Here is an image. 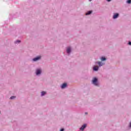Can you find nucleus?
Wrapping results in <instances>:
<instances>
[{"label": "nucleus", "mask_w": 131, "mask_h": 131, "mask_svg": "<svg viewBox=\"0 0 131 131\" xmlns=\"http://www.w3.org/2000/svg\"><path fill=\"white\" fill-rule=\"evenodd\" d=\"M128 45H129V46H131V42H130V41H129V42H128Z\"/></svg>", "instance_id": "16"}, {"label": "nucleus", "mask_w": 131, "mask_h": 131, "mask_svg": "<svg viewBox=\"0 0 131 131\" xmlns=\"http://www.w3.org/2000/svg\"><path fill=\"white\" fill-rule=\"evenodd\" d=\"M0 114H1V111H0Z\"/></svg>", "instance_id": "21"}, {"label": "nucleus", "mask_w": 131, "mask_h": 131, "mask_svg": "<svg viewBox=\"0 0 131 131\" xmlns=\"http://www.w3.org/2000/svg\"><path fill=\"white\" fill-rule=\"evenodd\" d=\"M10 100H14V99H16V97L15 96H11L10 98Z\"/></svg>", "instance_id": "14"}, {"label": "nucleus", "mask_w": 131, "mask_h": 131, "mask_svg": "<svg viewBox=\"0 0 131 131\" xmlns=\"http://www.w3.org/2000/svg\"><path fill=\"white\" fill-rule=\"evenodd\" d=\"M39 60H41V56H38L32 59V61L33 62H37V61H39Z\"/></svg>", "instance_id": "4"}, {"label": "nucleus", "mask_w": 131, "mask_h": 131, "mask_svg": "<svg viewBox=\"0 0 131 131\" xmlns=\"http://www.w3.org/2000/svg\"><path fill=\"white\" fill-rule=\"evenodd\" d=\"M89 1H90V2L92 1V0H89Z\"/></svg>", "instance_id": "20"}, {"label": "nucleus", "mask_w": 131, "mask_h": 131, "mask_svg": "<svg viewBox=\"0 0 131 131\" xmlns=\"http://www.w3.org/2000/svg\"><path fill=\"white\" fill-rule=\"evenodd\" d=\"M126 3L127 4H131V0H127L126 1Z\"/></svg>", "instance_id": "15"}, {"label": "nucleus", "mask_w": 131, "mask_h": 131, "mask_svg": "<svg viewBox=\"0 0 131 131\" xmlns=\"http://www.w3.org/2000/svg\"><path fill=\"white\" fill-rule=\"evenodd\" d=\"M100 60L102 62H104V61H106L107 59L106 58V57L102 56L100 58Z\"/></svg>", "instance_id": "10"}, {"label": "nucleus", "mask_w": 131, "mask_h": 131, "mask_svg": "<svg viewBox=\"0 0 131 131\" xmlns=\"http://www.w3.org/2000/svg\"><path fill=\"white\" fill-rule=\"evenodd\" d=\"M85 115H88V113H87V112H85Z\"/></svg>", "instance_id": "19"}, {"label": "nucleus", "mask_w": 131, "mask_h": 131, "mask_svg": "<svg viewBox=\"0 0 131 131\" xmlns=\"http://www.w3.org/2000/svg\"><path fill=\"white\" fill-rule=\"evenodd\" d=\"M92 13H93V11H92V10L89 11L85 13V15H86V16H89V15H91V14H92Z\"/></svg>", "instance_id": "12"}, {"label": "nucleus", "mask_w": 131, "mask_h": 131, "mask_svg": "<svg viewBox=\"0 0 131 131\" xmlns=\"http://www.w3.org/2000/svg\"><path fill=\"white\" fill-rule=\"evenodd\" d=\"M92 83L95 86L99 87L100 86V83L99 82V81L97 77H94L92 79Z\"/></svg>", "instance_id": "1"}, {"label": "nucleus", "mask_w": 131, "mask_h": 131, "mask_svg": "<svg viewBox=\"0 0 131 131\" xmlns=\"http://www.w3.org/2000/svg\"><path fill=\"white\" fill-rule=\"evenodd\" d=\"M60 131H64V128H61Z\"/></svg>", "instance_id": "17"}, {"label": "nucleus", "mask_w": 131, "mask_h": 131, "mask_svg": "<svg viewBox=\"0 0 131 131\" xmlns=\"http://www.w3.org/2000/svg\"><path fill=\"white\" fill-rule=\"evenodd\" d=\"M96 64H98L99 67H102V66H104V65L105 64V63L102 62V61H97L96 62Z\"/></svg>", "instance_id": "5"}, {"label": "nucleus", "mask_w": 131, "mask_h": 131, "mask_svg": "<svg viewBox=\"0 0 131 131\" xmlns=\"http://www.w3.org/2000/svg\"><path fill=\"white\" fill-rule=\"evenodd\" d=\"M66 52L68 55H70L72 52V47L70 46L68 47L66 49Z\"/></svg>", "instance_id": "3"}, {"label": "nucleus", "mask_w": 131, "mask_h": 131, "mask_svg": "<svg viewBox=\"0 0 131 131\" xmlns=\"http://www.w3.org/2000/svg\"><path fill=\"white\" fill-rule=\"evenodd\" d=\"M118 17H119V13H114L113 19H117Z\"/></svg>", "instance_id": "7"}, {"label": "nucleus", "mask_w": 131, "mask_h": 131, "mask_svg": "<svg viewBox=\"0 0 131 131\" xmlns=\"http://www.w3.org/2000/svg\"><path fill=\"white\" fill-rule=\"evenodd\" d=\"M86 124H84L82 125L81 127L80 128V130L83 131L84 130V129L86 127Z\"/></svg>", "instance_id": "6"}, {"label": "nucleus", "mask_w": 131, "mask_h": 131, "mask_svg": "<svg viewBox=\"0 0 131 131\" xmlns=\"http://www.w3.org/2000/svg\"><path fill=\"white\" fill-rule=\"evenodd\" d=\"M20 42H21V41H20V40H17L16 41H15L14 42V43H15V45H19V43H20Z\"/></svg>", "instance_id": "13"}, {"label": "nucleus", "mask_w": 131, "mask_h": 131, "mask_svg": "<svg viewBox=\"0 0 131 131\" xmlns=\"http://www.w3.org/2000/svg\"><path fill=\"white\" fill-rule=\"evenodd\" d=\"M112 0H106L107 2H108V3H110V2L112 1Z\"/></svg>", "instance_id": "18"}, {"label": "nucleus", "mask_w": 131, "mask_h": 131, "mask_svg": "<svg viewBox=\"0 0 131 131\" xmlns=\"http://www.w3.org/2000/svg\"><path fill=\"white\" fill-rule=\"evenodd\" d=\"M35 73L36 76H40L42 73V69L41 68L36 69Z\"/></svg>", "instance_id": "2"}, {"label": "nucleus", "mask_w": 131, "mask_h": 131, "mask_svg": "<svg viewBox=\"0 0 131 131\" xmlns=\"http://www.w3.org/2000/svg\"><path fill=\"white\" fill-rule=\"evenodd\" d=\"M46 95H47V92H46V91L41 92V94H40L41 97H43V96H46Z\"/></svg>", "instance_id": "9"}, {"label": "nucleus", "mask_w": 131, "mask_h": 131, "mask_svg": "<svg viewBox=\"0 0 131 131\" xmlns=\"http://www.w3.org/2000/svg\"><path fill=\"white\" fill-rule=\"evenodd\" d=\"M60 88L62 90L64 89H66V88H67V83H63L62 85H61Z\"/></svg>", "instance_id": "8"}, {"label": "nucleus", "mask_w": 131, "mask_h": 131, "mask_svg": "<svg viewBox=\"0 0 131 131\" xmlns=\"http://www.w3.org/2000/svg\"><path fill=\"white\" fill-rule=\"evenodd\" d=\"M98 70H99V67H97V66L93 67L94 71H98Z\"/></svg>", "instance_id": "11"}]
</instances>
